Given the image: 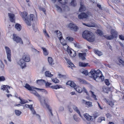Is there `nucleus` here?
Segmentation results:
<instances>
[{
  "label": "nucleus",
  "mask_w": 124,
  "mask_h": 124,
  "mask_svg": "<svg viewBox=\"0 0 124 124\" xmlns=\"http://www.w3.org/2000/svg\"><path fill=\"white\" fill-rule=\"evenodd\" d=\"M89 92L91 94L92 97L95 100H97V99L96 98V95L94 94V92L91 91H90Z\"/></svg>",
  "instance_id": "obj_29"
},
{
  "label": "nucleus",
  "mask_w": 124,
  "mask_h": 124,
  "mask_svg": "<svg viewBox=\"0 0 124 124\" xmlns=\"http://www.w3.org/2000/svg\"><path fill=\"white\" fill-rule=\"evenodd\" d=\"M105 82L106 84L108 86L110 84L108 79H106L105 80Z\"/></svg>",
  "instance_id": "obj_52"
},
{
  "label": "nucleus",
  "mask_w": 124,
  "mask_h": 124,
  "mask_svg": "<svg viewBox=\"0 0 124 124\" xmlns=\"http://www.w3.org/2000/svg\"><path fill=\"white\" fill-rule=\"evenodd\" d=\"M89 64L87 63H83L82 62H80L79 63V65L80 66L83 67H86Z\"/></svg>",
  "instance_id": "obj_28"
},
{
  "label": "nucleus",
  "mask_w": 124,
  "mask_h": 124,
  "mask_svg": "<svg viewBox=\"0 0 124 124\" xmlns=\"http://www.w3.org/2000/svg\"><path fill=\"white\" fill-rule=\"evenodd\" d=\"M82 91H83V92L85 93H86L87 92V90L84 87H83L82 88Z\"/></svg>",
  "instance_id": "obj_64"
},
{
  "label": "nucleus",
  "mask_w": 124,
  "mask_h": 124,
  "mask_svg": "<svg viewBox=\"0 0 124 124\" xmlns=\"http://www.w3.org/2000/svg\"><path fill=\"white\" fill-rule=\"evenodd\" d=\"M67 85H70L71 87H73L75 88L76 87V84L73 82L71 81H69L66 83Z\"/></svg>",
  "instance_id": "obj_13"
},
{
  "label": "nucleus",
  "mask_w": 124,
  "mask_h": 124,
  "mask_svg": "<svg viewBox=\"0 0 124 124\" xmlns=\"http://www.w3.org/2000/svg\"><path fill=\"white\" fill-rule=\"evenodd\" d=\"M27 102H28L27 101L23 99L20 100V103H21V104H23Z\"/></svg>",
  "instance_id": "obj_48"
},
{
  "label": "nucleus",
  "mask_w": 124,
  "mask_h": 124,
  "mask_svg": "<svg viewBox=\"0 0 124 124\" xmlns=\"http://www.w3.org/2000/svg\"><path fill=\"white\" fill-rule=\"evenodd\" d=\"M45 75L46 77H52L53 76V75L51 74L49 71H46L45 72Z\"/></svg>",
  "instance_id": "obj_26"
},
{
  "label": "nucleus",
  "mask_w": 124,
  "mask_h": 124,
  "mask_svg": "<svg viewBox=\"0 0 124 124\" xmlns=\"http://www.w3.org/2000/svg\"><path fill=\"white\" fill-rule=\"evenodd\" d=\"M41 48L43 50V53L45 55H47L48 54V51L45 48L42 47Z\"/></svg>",
  "instance_id": "obj_23"
},
{
  "label": "nucleus",
  "mask_w": 124,
  "mask_h": 124,
  "mask_svg": "<svg viewBox=\"0 0 124 124\" xmlns=\"http://www.w3.org/2000/svg\"><path fill=\"white\" fill-rule=\"evenodd\" d=\"M105 121V118L104 117H100L98 119L97 122H98L101 123L102 121Z\"/></svg>",
  "instance_id": "obj_36"
},
{
  "label": "nucleus",
  "mask_w": 124,
  "mask_h": 124,
  "mask_svg": "<svg viewBox=\"0 0 124 124\" xmlns=\"http://www.w3.org/2000/svg\"><path fill=\"white\" fill-rule=\"evenodd\" d=\"M47 108L49 111V114L50 115V114L51 116H53V114L52 112L51 108H50V106H47Z\"/></svg>",
  "instance_id": "obj_35"
},
{
  "label": "nucleus",
  "mask_w": 124,
  "mask_h": 124,
  "mask_svg": "<svg viewBox=\"0 0 124 124\" xmlns=\"http://www.w3.org/2000/svg\"><path fill=\"white\" fill-rule=\"evenodd\" d=\"M96 34L97 35L101 37H104L105 35L103 31H96Z\"/></svg>",
  "instance_id": "obj_34"
},
{
  "label": "nucleus",
  "mask_w": 124,
  "mask_h": 124,
  "mask_svg": "<svg viewBox=\"0 0 124 124\" xmlns=\"http://www.w3.org/2000/svg\"><path fill=\"white\" fill-rule=\"evenodd\" d=\"M70 4L72 6L74 7L76 5V1L75 0H71Z\"/></svg>",
  "instance_id": "obj_40"
},
{
  "label": "nucleus",
  "mask_w": 124,
  "mask_h": 124,
  "mask_svg": "<svg viewBox=\"0 0 124 124\" xmlns=\"http://www.w3.org/2000/svg\"><path fill=\"white\" fill-rule=\"evenodd\" d=\"M5 49L7 54V58L8 61L10 62L11 61V50L8 46H5Z\"/></svg>",
  "instance_id": "obj_7"
},
{
  "label": "nucleus",
  "mask_w": 124,
  "mask_h": 124,
  "mask_svg": "<svg viewBox=\"0 0 124 124\" xmlns=\"http://www.w3.org/2000/svg\"><path fill=\"white\" fill-rule=\"evenodd\" d=\"M33 93L36 96L38 97L39 100L42 106L44 105H45L47 108V106H49L47 104L46 102V101L43 97H41V96L35 90H33L32 91Z\"/></svg>",
  "instance_id": "obj_3"
},
{
  "label": "nucleus",
  "mask_w": 124,
  "mask_h": 124,
  "mask_svg": "<svg viewBox=\"0 0 124 124\" xmlns=\"http://www.w3.org/2000/svg\"><path fill=\"white\" fill-rule=\"evenodd\" d=\"M83 25L89 27H94V25H92L91 24H86L85 23H83Z\"/></svg>",
  "instance_id": "obj_50"
},
{
  "label": "nucleus",
  "mask_w": 124,
  "mask_h": 124,
  "mask_svg": "<svg viewBox=\"0 0 124 124\" xmlns=\"http://www.w3.org/2000/svg\"><path fill=\"white\" fill-rule=\"evenodd\" d=\"M30 20L32 21H34L35 20V18L33 14H31L30 15Z\"/></svg>",
  "instance_id": "obj_42"
},
{
  "label": "nucleus",
  "mask_w": 124,
  "mask_h": 124,
  "mask_svg": "<svg viewBox=\"0 0 124 124\" xmlns=\"http://www.w3.org/2000/svg\"><path fill=\"white\" fill-rule=\"evenodd\" d=\"M44 34L45 36L48 38L49 37V36L48 34V33H47V31H44Z\"/></svg>",
  "instance_id": "obj_57"
},
{
  "label": "nucleus",
  "mask_w": 124,
  "mask_h": 124,
  "mask_svg": "<svg viewBox=\"0 0 124 124\" xmlns=\"http://www.w3.org/2000/svg\"><path fill=\"white\" fill-rule=\"evenodd\" d=\"M65 60H66L68 63L69 64L71 62V61L69 60L67 58H65Z\"/></svg>",
  "instance_id": "obj_60"
},
{
  "label": "nucleus",
  "mask_w": 124,
  "mask_h": 124,
  "mask_svg": "<svg viewBox=\"0 0 124 124\" xmlns=\"http://www.w3.org/2000/svg\"><path fill=\"white\" fill-rule=\"evenodd\" d=\"M89 33L86 40L89 42H92L95 40V37L93 33L91 31H89Z\"/></svg>",
  "instance_id": "obj_5"
},
{
  "label": "nucleus",
  "mask_w": 124,
  "mask_h": 124,
  "mask_svg": "<svg viewBox=\"0 0 124 124\" xmlns=\"http://www.w3.org/2000/svg\"><path fill=\"white\" fill-rule=\"evenodd\" d=\"M55 32H56V33L57 34V36L58 37L60 41H61V40L63 38L62 33L61 32V31Z\"/></svg>",
  "instance_id": "obj_17"
},
{
  "label": "nucleus",
  "mask_w": 124,
  "mask_h": 124,
  "mask_svg": "<svg viewBox=\"0 0 124 124\" xmlns=\"http://www.w3.org/2000/svg\"><path fill=\"white\" fill-rule=\"evenodd\" d=\"M31 50L32 52L35 53L37 54H39V51L35 49L33 46L31 47Z\"/></svg>",
  "instance_id": "obj_38"
},
{
  "label": "nucleus",
  "mask_w": 124,
  "mask_h": 124,
  "mask_svg": "<svg viewBox=\"0 0 124 124\" xmlns=\"http://www.w3.org/2000/svg\"><path fill=\"white\" fill-rule=\"evenodd\" d=\"M88 17V15L85 13H82L78 15V17L79 19H82L83 18H86Z\"/></svg>",
  "instance_id": "obj_11"
},
{
  "label": "nucleus",
  "mask_w": 124,
  "mask_h": 124,
  "mask_svg": "<svg viewBox=\"0 0 124 124\" xmlns=\"http://www.w3.org/2000/svg\"><path fill=\"white\" fill-rule=\"evenodd\" d=\"M66 39H68L70 41H72L74 39L73 38L69 37H68L66 38Z\"/></svg>",
  "instance_id": "obj_51"
},
{
  "label": "nucleus",
  "mask_w": 124,
  "mask_h": 124,
  "mask_svg": "<svg viewBox=\"0 0 124 124\" xmlns=\"http://www.w3.org/2000/svg\"><path fill=\"white\" fill-rule=\"evenodd\" d=\"M107 102L109 105L112 107L114 105L113 103L111 101H109V100H107Z\"/></svg>",
  "instance_id": "obj_46"
},
{
  "label": "nucleus",
  "mask_w": 124,
  "mask_h": 124,
  "mask_svg": "<svg viewBox=\"0 0 124 124\" xmlns=\"http://www.w3.org/2000/svg\"><path fill=\"white\" fill-rule=\"evenodd\" d=\"M81 6L79 9V11L81 12L84 11L85 9V6L81 3H80Z\"/></svg>",
  "instance_id": "obj_25"
},
{
  "label": "nucleus",
  "mask_w": 124,
  "mask_h": 124,
  "mask_svg": "<svg viewBox=\"0 0 124 124\" xmlns=\"http://www.w3.org/2000/svg\"><path fill=\"white\" fill-rule=\"evenodd\" d=\"M15 112L16 115L18 116H19L21 113V111L18 110H15Z\"/></svg>",
  "instance_id": "obj_41"
},
{
  "label": "nucleus",
  "mask_w": 124,
  "mask_h": 124,
  "mask_svg": "<svg viewBox=\"0 0 124 124\" xmlns=\"http://www.w3.org/2000/svg\"><path fill=\"white\" fill-rule=\"evenodd\" d=\"M68 0H61L60 3L63 4H65L67 3Z\"/></svg>",
  "instance_id": "obj_49"
},
{
  "label": "nucleus",
  "mask_w": 124,
  "mask_h": 124,
  "mask_svg": "<svg viewBox=\"0 0 124 124\" xmlns=\"http://www.w3.org/2000/svg\"><path fill=\"white\" fill-rule=\"evenodd\" d=\"M85 104L87 105L88 107H91L92 106V103L89 101L86 102Z\"/></svg>",
  "instance_id": "obj_45"
},
{
  "label": "nucleus",
  "mask_w": 124,
  "mask_h": 124,
  "mask_svg": "<svg viewBox=\"0 0 124 124\" xmlns=\"http://www.w3.org/2000/svg\"><path fill=\"white\" fill-rule=\"evenodd\" d=\"M89 31H83L82 36V37L84 39L86 40L88 35Z\"/></svg>",
  "instance_id": "obj_16"
},
{
  "label": "nucleus",
  "mask_w": 124,
  "mask_h": 124,
  "mask_svg": "<svg viewBox=\"0 0 124 124\" xmlns=\"http://www.w3.org/2000/svg\"><path fill=\"white\" fill-rule=\"evenodd\" d=\"M73 118L74 120L77 122H79L80 121V119L77 117V116L75 115L73 116Z\"/></svg>",
  "instance_id": "obj_44"
},
{
  "label": "nucleus",
  "mask_w": 124,
  "mask_h": 124,
  "mask_svg": "<svg viewBox=\"0 0 124 124\" xmlns=\"http://www.w3.org/2000/svg\"><path fill=\"white\" fill-rule=\"evenodd\" d=\"M73 109L76 111L77 112L79 116L82 117L81 115L80 114V112L78 109V108L75 106H73L72 107Z\"/></svg>",
  "instance_id": "obj_21"
},
{
  "label": "nucleus",
  "mask_w": 124,
  "mask_h": 124,
  "mask_svg": "<svg viewBox=\"0 0 124 124\" xmlns=\"http://www.w3.org/2000/svg\"><path fill=\"white\" fill-rule=\"evenodd\" d=\"M55 6L56 10L58 12L60 13L62 12V9L59 5L57 4L55 5Z\"/></svg>",
  "instance_id": "obj_19"
},
{
  "label": "nucleus",
  "mask_w": 124,
  "mask_h": 124,
  "mask_svg": "<svg viewBox=\"0 0 124 124\" xmlns=\"http://www.w3.org/2000/svg\"><path fill=\"white\" fill-rule=\"evenodd\" d=\"M40 10L42 11H43L45 14H46V11L45 9L44 8H41Z\"/></svg>",
  "instance_id": "obj_58"
},
{
  "label": "nucleus",
  "mask_w": 124,
  "mask_h": 124,
  "mask_svg": "<svg viewBox=\"0 0 124 124\" xmlns=\"http://www.w3.org/2000/svg\"><path fill=\"white\" fill-rule=\"evenodd\" d=\"M5 80V77L3 76L0 77V81H4Z\"/></svg>",
  "instance_id": "obj_54"
},
{
  "label": "nucleus",
  "mask_w": 124,
  "mask_h": 124,
  "mask_svg": "<svg viewBox=\"0 0 124 124\" xmlns=\"http://www.w3.org/2000/svg\"><path fill=\"white\" fill-rule=\"evenodd\" d=\"M27 15V13L25 12H21L20 13L21 16L26 24L29 26H30L31 25V23Z\"/></svg>",
  "instance_id": "obj_4"
},
{
  "label": "nucleus",
  "mask_w": 124,
  "mask_h": 124,
  "mask_svg": "<svg viewBox=\"0 0 124 124\" xmlns=\"http://www.w3.org/2000/svg\"><path fill=\"white\" fill-rule=\"evenodd\" d=\"M94 51L95 53L99 56H101L102 54L101 52L99 51L98 50H95Z\"/></svg>",
  "instance_id": "obj_30"
},
{
  "label": "nucleus",
  "mask_w": 124,
  "mask_h": 124,
  "mask_svg": "<svg viewBox=\"0 0 124 124\" xmlns=\"http://www.w3.org/2000/svg\"><path fill=\"white\" fill-rule=\"evenodd\" d=\"M86 53H79L78 56L80 58H81L82 60H83L85 59V56H86Z\"/></svg>",
  "instance_id": "obj_15"
},
{
  "label": "nucleus",
  "mask_w": 124,
  "mask_h": 124,
  "mask_svg": "<svg viewBox=\"0 0 124 124\" xmlns=\"http://www.w3.org/2000/svg\"><path fill=\"white\" fill-rule=\"evenodd\" d=\"M79 81L81 83H85L86 82V81L84 80L81 79H79Z\"/></svg>",
  "instance_id": "obj_56"
},
{
  "label": "nucleus",
  "mask_w": 124,
  "mask_h": 124,
  "mask_svg": "<svg viewBox=\"0 0 124 124\" xmlns=\"http://www.w3.org/2000/svg\"><path fill=\"white\" fill-rule=\"evenodd\" d=\"M61 44L63 45V46L66 45H67V43H66V41L64 40V41L63 42H61Z\"/></svg>",
  "instance_id": "obj_61"
},
{
  "label": "nucleus",
  "mask_w": 124,
  "mask_h": 124,
  "mask_svg": "<svg viewBox=\"0 0 124 124\" xmlns=\"http://www.w3.org/2000/svg\"><path fill=\"white\" fill-rule=\"evenodd\" d=\"M48 61L50 65H52L53 64H54V63H53V60L52 57H48Z\"/></svg>",
  "instance_id": "obj_31"
},
{
  "label": "nucleus",
  "mask_w": 124,
  "mask_h": 124,
  "mask_svg": "<svg viewBox=\"0 0 124 124\" xmlns=\"http://www.w3.org/2000/svg\"><path fill=\"white\" fill-rule=\"evenodd\" d=\"M24 87H25L28 90H29L31 91V93H33L32 92V91L33 90H32V88H34L33 87H31L30 86V85L28 84H25V85L24 86Z\"/></svg>",
  "instance_id": "obj_18"
},
{
  "label": "nucleus",
  "mask_w": 124,
  "mask_h": 124,
  "mask_svg": "<svg viewBox=\"0 0 124 124\" xmlns=\"http://www.w3.org/2000/svg\"><path fill=\"white\" fill-rule=\"evenodd\" d=\"M82 73L83 74H85V75H87L88 74V72L87 70H85L84 71H83L82 72Z\"/></svg>",
  "instance_id": "obj_59"
},
{
  "label": "nucleus",
  "mask_w": 124,
  "mask_h": 124,
  "mask_svg": "<svg viewBox=\"0 0 124 124\" xmlns=\"http://www.w3.org/2000/svg\"><path fill=\"white\" fill-rule=\"evenodd\" d=\"M30 61V58L29 54L27 53H24L23 55V59H21L18 62V64L20 66L22 69L26 67L25 62H28Z\"/></svg>",
  "instance_id": "obj_2"
},
{
  "label": "nucleus",
  "mask_w": 124,
  "mask_h": 124,
  "mask_svg": "<svg viewBox=\"0 0 124 124\" xmlns=\"http://www.w3.org/2000/svg\"><path fill=\"white\" fill-rule=\"evenodd\" d=\"M84 117L86 118V119L89 121H92L93 120V119L92 118V117L89 115L88 114L86 113L84 114Z\"/></svg>",
  "instance_id": "obj_12"
},
{
  "label": "nucleus",
  "mask_w": 124,
  "mask_h": 124,
  "mask_svg": "<svg viewBox=\"0 0 124 124\" xmlns=\"http://www.w3.org/2000/svg\"><path fill=\"white\" fill-rule=\"evenodd\" d=\"M67 46L68 47L67 51L69 54L70 56L72 57L75 56L76 55V53L75 51H74L73 49L69 48L70 47L68 45H67Z\"/></svg>",
  "instance_id": "obj_9"
},
{
  "label": "nucleus",
  "mask_w": 124,
  "mask_h": 124,
  "mask_svg": "<svg viewBox=\"0 0 124 124\" xmlns=\"http://www.w3.org/2000/svg\"><path fill=\"white\" fill-rule=\"evenodd\" d=\"M33 89H37L38 90H39V91L44 93L46 94H47L48 92L47 91L45 90L44 89H41L38 88H37L35 87V88H33Z\"/></svg>",
  "instance_id": "obj_27"
},
{
  "label": "nucleus",
  "mask_w": 124,
  "mask_h": 124,
  "mask_svg": "<svg viewBox=\"0 0 124 124\" xmlns=\"http://www.w3.org/2000/svg\"><path fill=\"white\" fill-rule=\"evenodd\" d=\"M8 15L11 22H14L15 18L14 15L11 13H9Z\"/></svg>",
  "instance_id": "obj_14"
},
{
  "label": "nucleus",
  "mask_w": 124,
  "mask_h": 124,
  "mask_svg": "<svg viewBox=\"0 0 124 124\" xmlns=\"http://www.w3.org/2000/svg\"><path fill=\"white\" fill-rule=\"evenodd\" d=\"M119 61L124 66V62L122 60L120 59L119 60Z\"/></svg>",
  "instance_id": "obj_63"
},
{
  "label": "nucleus",
  "mask_w": 124,
  "mask_h": 124,
  "mask_svg": "<svg viewBox=\"0 0 124 124\" xmlns=\"http://www.w3.org/2000/svg\"><path fill=\"white\" fill-rule=\"evenodd\" d=\"M68 27L75 31H76L78 30V28L77 26L72 23H70L68 25Z\"/></svg>",
  "instance_id": "obj_10"
},
{
  "label": "nucleus",
  "mask_w": 124,
  "mask_h": 124,
  "mask_svg": "<svg viewBox=\"0 0 124 124\" xmlns=\"http://www.w3.org/2000/svg\"><path fill=\"white\" fill-rule=\"evenodd\" d=\"M119 38L121 40H124V36L122 35L119 36Z\"/></svg>",
  "instance_id": "obj_55"
},
{
  "label": "nucleus",
  "mask_w": 124,
  "mask_h": 124,
  "mask_svg": "<svg viewBox=\"0 0 124 124\" xmlns=\"http://www.w3.org/2000/svg\"><path fill=\"white\" fill-rule=\"evenodd\" d=\"M32 106L33 105L32 104L30 105V106L29 108H30L31 110V111L32 113L33 114H35L36 112L35 111Z\"/></svg>",
  "instance_id": "obj_37"
},
{
  "label": "nucleus",
  "mask_w": 124,
  "mask_h": 124,
  "mask_svg": "<svg viewBox=\"0 0 124 124\" xmlns=\"http://www.w3.org/2000/svg\"><path fill=\"white\" fill-rule=\"evenodd\" d=\"M89 74H90L91 75L90 77L96 81L101 82L104 81V77L103 76L102 72L99 70L98 69L96 71L92 70L90 71Z\"/></svg>",
  "instance_id": "obj_1"
},
{
  "label": "nucleus",
  "mask_w": 124,
  "mask_h": 124,
  "mask_svg": "<svg viewBox=\"0 0 124 124\" xmlns=\"http://www.w3.org/2000/svg\"><path fill=\"white\" fill-rule=\"evenodd\" d=\"M45 84V85L46 86V87H47V86H49L51 84L49 82H46L45 81V83H44V84Z\"/></svg>",
  "instance_id": "obj_62"
},
{
  "label": "nucleus",
  "mask_w": 124,
  "mask_h": 124,
  "mask_svg": "<svg viewBox=\"0 0 124 124\" xmlns=\"http://www.w3.org/2000/svg\"><path fill=\"white\" fill-rule=\"evenodd\" d=\"M75 47H77L78 48H79L80 47V46L79 45V44L78 43H74Z\"/></svg>",
  "instance_id": "obj_53"
},
{
  "label": "nucleus",
  "mask_w": 124,
  "mask_h": 124,
  "mask_svg": "<svg viewBox=\"0 0 124 124\" xmlns=\"http://www.w3.org/2000/svg\"><path fill=\"white\" fill-rule=\"evenodd\" d=\"M13 39L14 41H15L17 43H20L21 44H23V42L22 39L17 34H13Z\"/></svg>",
  "instance_id": "obj_6"
},
{
  "label": "nucleus",
  "mask_w": 124,
  "mask_h": 124,
  "mask_svg": "<svg viewBox=\"0 0 124 124\" xmlns=\"http://www.w3.org/2000/svg\"><path fill=\"white\" fill-rule=\"evenodd\" d=\"M36 83L39 85H41L45 83V81L43 79L38 80L36 81Z\"/></svg>",
  "instance_id": "obj_20"
},
{
  "label": "nucleus",
  "mask_w": 124,
  "mask_h": 124,
  "mask_svg": "<svg viewBox=\"0 0 124 124\" xmlns=\"http://www.w3.org/2000/svg\"><path fill=\"white\" fill-rule=\"evenodd\" d=\"M110 90V88L108 87H105L103 89L104 91L106 93H108Z\"/></svg>",
  "instance_id": "obj_43"
},
{
  "label": "nucleus",
  "mask_w": 124,
  "mask_h": 124,
  "mask_svg": "<svg viewBox=\"0 0 124 124\" xmlns=\"http://www.w3.org/2000/svg\"><path fill=\"white\" fill-rule=\"evenodd\" d=\"M0 67L2 70H3L4 68V65L2 61L0 60Z\"/></svg>",
  "instance_id": "obj_39"
},
{
  "label": "nucleus",
  "mask_w": 124,
  "mask_h": 124,
  "mask_svg": "<svg viewBox=\"0 0 124 124\" xmlns=\"http://www.w3.org/2000/svg\"><path fill=\"white\" fill-rule=\"evenodd\" d=\"M76 91L78 92V93H81L82 92V88L79 86H77L76 87V88H75Z\"/></svg>",
  "instance_id": "obj_33"
},
{
  "label": "nucleus",
  "mask_w": 124,
  "mask_h": 124,
  "mask_svg": "<svg viewBox=\"0 0 124 124\" xmlns=\"http://www.w3.org/2000/svg\"><path fill=\"white\" fill-rule=\"evenodd\" d=\"M51 87L52 89H59L61 87V85H56L51 86Z\"/></svg>",
  "instance_id": "obj_32"
},
{
  "label": "nucleus",
  "mask_w": 124,
  "mask_h": 124,
  "mask_svg": "<svg viewBox=\"0 0 124 124\" xmlns=\"http://www.w3.org/2000/svg\"><path fill=\"white\" fill-rule=\"evenodd\" d=\"M15 27L17 30L18 31L21 30L22 28L21 25L18 23H17L15 25Z\"/></svg>",
  "instance_id": "obj_24"
},
{
  "label": "nucleus",
  "mask_w": 124,
  "mask_h": 124,
  "mask_svg": "<svg viewBox=\"0 0 124 124\" xmlns=\"http://www.w3.org/2000/svg\"><path fill=\"white\" fill-rule=\"evenodd\" d=\"M53 82L55 83H58L59 82V80L56 78L52 79Z\"/></svg>",
  "instance_id": "obj_47"
},
{
  "label": "nucleus",
  "mask_w": 124,
  "mask_h": 124,
  "mask_svg": "<svg viewBox=\"0 0 124 124\" xmlns=\"http://www.w3.org/2000/svg\"><path fill=\"white\" fill-rule=\"evenodd\" d=\"M116 31H111V35H105L104 37L107 39L109 40H111L114 37H116V34L115 32Z\"/></svg>",
  "instance_id": "obj_8"
},
{
  "label": "nucleus",
  "mask_w": 124,
  "mask_h": 124,
  "mask_svg": "<svg viewBox=\"0 0 124 124\" xmlns=\"http://www.w3.org/2000/svg\"><path fill=\"white\" fill-rule=\"evenodd\" d=\"M10 86L8 85H3L1 86V89L4 91L5 90H6L7 89L8 90V89H10Z\"/></svg>",
  "instance_id": "obj_22"
}]
</instances>
